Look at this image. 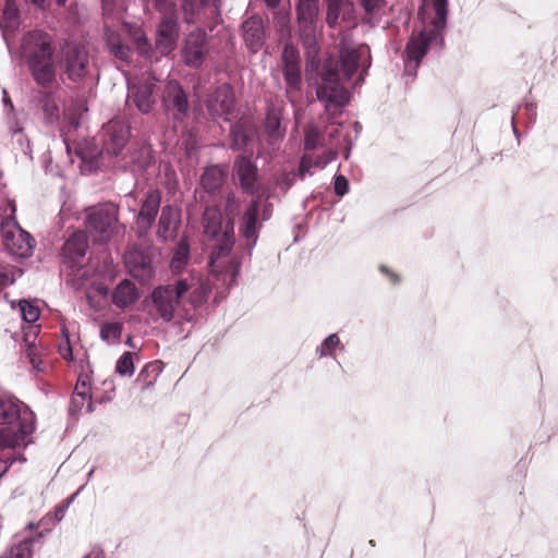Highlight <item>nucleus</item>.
<instances>
[{"label": "nucleus", "mask_w": 558, "mask_h": 558, "mask_svg": "<svg viewBox=\"0 0 558 558\" xmlns=\"http://www.w3.org/2000/svg\"><path fill=\"white\" fill-rule=\"evenodd\" d=\"M233 172L244 194L254 196L245 208L239 227L240 234L245 239V246L251 254L257 243L263 222L272 215V204L269 194H257L259 191L258 169L247 156H240L233 163Z\"/></svg>", "instance_id": "nucleus-1"}, {"label": "nucleus", "mask_w": 558, "mask_h": 558, "mask_svg": "<svg viewBox=\"0 0 558 558\" xmlns=\"http://www.w3.org/2000/svg\"><path fill=\"white\" fill-rule=\"evenodd\" d=\"M433 10L435 17L430 22L432 27L413 34L407 44L404 71L410 76H415L418 64L432 45H442V33L447 26L448 0H433Z\"/></svg>", "instance_id": "nucleus-2"}, {"label": "nucleus", "mask_w": 558, "mask_h": 558, "mask_svg": "<svg viewBox=\"0 0 558 558\" xmlns=\"http://www.w3.org/2000/svg\"><path fill=\"white\" fill-rule=\"evenodd\" d=\"M320 80L316 88L317 99L324 104L326 111L335 114L349 102V93L340 83L338 62L327 61L320 72Z\"/></svg>", "instance_id": "nucleus-3"}, {"label": "nucleus", "mask_w": 558, "mask_h": 558, "mask_svg": "<svg viewBox=\"0 0 558 558\" xmlns=\"http://www.w3.org/2000/svg\"><path fill=\"white\" fill-rule=\"evenodd\" d=\"M233 244V234L225 232L220 243L213 248L208 263L209 271L217 281L214 284L221 282L226 290H229L236 282L241 269L240 260L235 258L228 262L225 260L231 252Z\"/></svg>", "instance_id": "nucleus-4"}, {"label": "nucleus", "mask_w": 558, "mask_h": 558, "mask_svg": "<svg viewBox=\"0 0 558 558\" xmlns=\"http://www.w3.org/2000/svg\"><path fill=\"white\" fill-rule=\"evenodd\" d=\"M191 282L186 279L156 287L150 293V301L155 313L165 323L171 322L174 318L181 299L191 290Z\"/></svg>", "instance_id": "nucleus-5"}, {"label": "nucleus", "mask_w": 558, "mask_h": 558, "mask_svg": "<svg viewBox=\"0 0 558 558\" xmlns=\"http://www.w3.org/2000/svg\"><path fill=\"white\" fill-rule=\"evenodd\" d=\"M16 424V433L21 440L31 435L35 429L34 413L19 400L0 397V425Z\"/></svg>", "instance_id": "nucleus-6"}, {"label": "nucleus", "mask_w": 558, "mask_h": 558, "mask_svg": "<svg viewBox=\"0 0 558 558\" xmlns=\"http://www.w3.org/2000/svg\"><path fill=\"white\" fill-rule=\"evenodd\" d=\"M86 226L98 242H107L116 233L118 208L113 204H101L86 210Z\"/></svg>", "instance_id": "nucleus-7"}, {"label": "nucleus", "mask_w": 558, "mask_h": 558, "mask_svg": "<svg viewBox=\"0 0 558 558\" xmlns=\"http://www.w3.org/2000/svg\"><path fill=\"white\" fill-rule=\"evenodd\" d=\"M59 65L70 81L81 82L89 73L88 51L83 46L66 41L60 49Z\"/></svg>", "instance_id": "nucleus-8"}, {"label": "nucleus", "mask_w": 558, "mask_h": 558, "mask_svg": "<svg viewBox=\"0 0 558 558\" xmlns=\"http://www.w3.org/2000/svg\"><path fill=\"white\" fill-rule=\"evenodd\" d=\"M157 78L151 74H143L128 84V101L143 114L153 111L156 99Z\"/></svg>", "instance_id": "nucleus-9"}, {"label": "nucleus", "mask_w": 558, "mask_h": 558, "mask_svg": "<svg viewBox=\"0 0 558 558\" xmlns=\"http://www.w3.org/2000/svg\"><path fill=\"white\" fill-rule=\"evenodd\" d=\"M319 15V0H298L296 21L301 38L314 53H317L316 33Z\"/></svg>", "instance_id": "nucleus-10"}, {"label": "nucleus", "mask_w": 558, "mask_h": 558, "mask_svg": "<svg viewBox=\"0 0 558 558\" xmlns=\"http://www.w3.org/2000/svg\"><path fill=\"white\" fill-rule=\"evenodd\" d=\"M339 57L342 73L345 78H351L359 68L362 72L371 66V52L366 45H353L348 36L343 35L339 44Z\"/></svg>", "instance_id": "nucleus-11"}, {"label": "nucleus", "mask_w": 558, "mask_h": 558, "mask_svg": "<svg viewBox=\"0 0 558 558\" xmlns=\"http://www.w3.org/2000/svg\"><path fill=\"white\" fill-rule=\"evenodd\" d=\"M0 228L3 243L12 255L26 258L33 254L35 241L16 221H3Z\"/></svg>", "instance_id": "nucleus-12"}, {"label": "nucleus", "mask_w": 558, "mask_h": 558, "mask_svg": "<svg viewBox=\"0 0 558 558\" xmlns=\"http://www.w3.org/2000/svg\"><path fill=\"white\" fill-rule=\"evenodd\" d=\"M165 111L175 121L182 122L189 113L190 102L186 93L178 81H169L162 92Z\"/></svg>", "instance_id": "nucleus-13"}, {"label": "nucleus", "mask_w": 558, "mask_h": 558, "mask_svg": "<svg viewBox=\"0 0 558 558\" xmlns=\"http://www.w3.org/2000/svg\"><path fill=\"white\" fill-rule=\"evenodd\" d=\"M21 49L27 62L52 57V38L43 31L28 32L22 38Z\"/></svg>", "instance_id": "nucleus-14"}, {"label": "nucleus", "mask_w": 558, "mask_h": 558, "mask_svg": "<svg viewBox=\"0 0 558 558\" xmlns=\"http://www.w3.org/2000/svg\"><path fill=\"white\" fill-rule=\"evenodd\" d=\"M282 74L287 84V94L302 89L301 61L298 49L286 44L281 53Z\"/></svg>", "instance_id": "nucleus-15"}, {"label": "nucleus", "mask_w": 558, "mask_h": 558, "mask_svg": "<svg viewBox=\"0 0 558 558\" xmlns=\"http://www.w3.org/2000/svg\"><path fill=\"white\" fill-rule=\"evenodd\" d=\"M124 263L129 272L140 282L150 280L155 274L153 255L147 250L131 248L124 255Z\"/></svg>", "instance_id": "nucleus-16"}, {"label": "nucleus", "mask_w": 558, "mask_h": 558, "mask_svg": "<svg viewBox=\"0 0 558 558\" xmlns=\"http://www.w3.org/2000/svg\"><path fill=\"white\" fill-rule=\"evenodd\" d=\"M208 53L207 34L204 29L191 32L184 41L182 57L191 68H199Z\"/></svg>", "instance_id": "nucleus-17"}, {"label": "nucleus", "mask_w": 558, "mask_h": 558, "mask_svg": "<svg viewBox=\"0 0 558 558\" xmlns=\"http://www.w3.org/2000/svg\"><path fill=\"white\" fill-rule=\"evenodd\" d=\"M130 128L122 121H110L104 128V147L101 154L118 156L126 145Z\"/></svg>", "instance_id": "nucleus-18"}, {"label": "nucleus", "mask_w": 558, "mask_h": 558, "mask_svg": "<svg viewBox=\"0 0 558 558\" xmlns=\"http://www.w3.org/2000/svg\"><path fill=\"white\" fill-rule=\"evenodd\" d=\"M234 104V95L229 84L218 86L207 98L206 107L213 118H225L230 114Z\"/></svg>", "instance_id": "nucleus-19"}, {"label": "nucleus", "mask_w": 558, "mask_h": 558, "mask_svg": "<svg viewBox=\"0 0 558 558\" xmlns=\"http://www.w3.org/2000/svg\"><path fill=\"white\" fill-rule=\"evenodd\" d=\"M161 203V192L156 189L148 190L136 214V223L141 232L146 233L155 222Z\"/></svg>", "instance_id": "nucleus-20"}, {"label": "nucleus", "mask_w": 558, "mask_h": 558, "mask_svg": "<svg viewBox=\"0 0 558 558\" xmlns=\"http://www.w3.org/2000/svg\"><path fill=\"white\" fill-rule=\"evenodd\" d=\"M179 38L178 16H165L158 25L156 34V49L160 54L170 53Z\"/></svg>", "instance_id": "nucleus-21"}, {"label": "nucleus", "mask_w": 558, "mask_h": 558, "mask_svg": "<svg viewBox=\"0 0 558 558\" xmlns=\"http://www.w3.org/2000/svg\"><path fill=\"white\" fill-rule=\"evenodd\" d=\"M181 225L180 209L171 205H165L157 223V238L162 242L173 240Z\"/></svg>", "instance_id": "nucleus-22"}, {"label": "nucleus", "mask_w": 558, "mask_h": 558, "mask_svg": "<svg viewBox=\"0 0 558 558\" xmlns=\"http://www.w3.org/2000/svg\"><path fill=\"white\" fill-rule=\"evenodd\" d=\"M243 39L251 52H257L264 45L265 32L263 20L258 16H252L242 24Z\"/></svg>", "instance_id": "nucleus-23"}, {"label": "nucleus", "mask_w": 558, "mask_h": 558, "mask_svg": "<svg viewBox=\"0 0 558 558\" xmlns=\"http://www.w3.org/2000/svg\"><path fill=\"white\" fill-rule=\"evenodd\" d=\"M87 248L88 240L86 233L76 231L63 244L62 256L75 266L85 256Z\"/></svg>", "instance_id": "nucleus-24"}, {"label": "nucleus", "mask_w": 558, "mask_h": 558, "mask_svg": "<svg viewBox=\"0 0 558 558\" xmlns=\"http://www.w3.org/2000/svg\"><path fill=\"white\" fill-rule=\"evenodd\" d=\"M34 81L41 87H49L56 78L52 57L27 62Z\"/></svg>", "instance_id": "nucleus-25"}, {"label": "nucleus", "mask_w": 558, "mask_h": 558, "mask_svg": "<svg viewBox=\"0 0 558 558\" xmlns=\"http://www.w3.org/2000/svg\"><path fill=\"white\" fill-rule=\"evenodd\" d=\"M138 299V291L135 284L129 280H122L112 292V303L119 308H125Z\"/></svg>", "instance_id": "nucleus-26"}, {"label": "nucleus", "mask_w": 558, "mask_h": 558, "mask_svg": "<svg viewBox=\"0 0 558 558\" xmlns=\"http://www.w3.org/2000/svg\"><path fill=\"white\" fill-rule=\"evenodd\" d=\"M225 171L219 166L207 167L201 177V185L208 194L218 193L225 183Z\"/></svg>", "instance_id": "nucleus-27"}, {"label": "nucleus", "mask_w": 558, "mask_h": 558, "mask_svg": "<svg viewBox=\"0 0 558 558\" xmlns=\"http://www.w3.org/2000/svg\"><path fill=\"white\" fill-rule=\"evenodd\" d=\"M203 229L204 233L209 238H215L219 234L222 225V216L216 206H208L203 213Z\"/></svg>", "instance_id": "nucleus-28"}, {"label": "nucleus", "mask_w": 558, "mask_h": 558, "mask_svg": "<svg viewBox=\"0 0 558 558\" xmlns=\"http://www.w3.org/2000/svg\"><path fill=\"white\" fill-rule=\"evenodd\" d=\"M41 537L39 534L37 537H27L19 542L15 546H12L5 551L0 558H32L33 546L35 542H38Z\"/></svg>", "instance_id": "nucleus-29"}, {"label": "nucleus", "mask_w": 558, "mask_h": 558, "mask_svg": "<svg viewBox=\"0 0 558 558\" xmlns=\"http://www.w3.org/2000/svg\"><path fill=\"white\" fill-rule=\"evenodd\" d=\"M37 99L47 121L53 122L57 120L59 117V107L54 96L51 93L39 92Z\"/></svg>", "instance_id": "nucleus-30"}, {"label": "nucleus", "mask_w": 558, "mask_h": 558, "mask_svg": "<svg viewBox=\"0 0 558 558\" xmlns=\"http://www.w3.org/2000/svg\"><path fill=\"white\" fill-rule=\"evenodd\" d=\"M190 246L185 239L180 240L173 257L170 263V267L173 272H180L189 262Z\"/></svg>", "instance_id": "nucleus-31"}, {"label": "nucleus", "mask_w": 558, "mask_h": 558, "mask_svg": "<svg viewBox=\"0 0 558 558\" xmlns=\"http://www.w3.org/2000/svg\"><path fill=\"white\" fill-rule=\"evenodd\" d=\"M132 41L140 54L144 57H150L151 46L147 39V36L140 27H132L129 29Z\"/></svg>", "instance_id": "nucleus-32"}, {"label": "nucleus", "mask_w": 558, "mask_h": 558, "mask_svg": "<svg viewBox=\"0 0 558 558\" xmlns=\"http://www.w3.org/2000/svg\"><path fill=\"white\" fill-rule=\"evenodd\" d=\"M107 45L110 51L120 60L128 61L131 56V49L124 45L119 36L110 34L107 36Z\"/></svg>", "instance_id": "nucleus-33"}, {"label": "nucleus", "mask_w": 558, "mask_h": 558, "mask_svg": "<svg viewBox=\"0 0 558 558\" xmlns=\"http://www.w3.org/2000/svg\"><path fill=\"white\" fill-rule=\"evenodd\" d=\"M86 407V412L90 413L94 411L92 397H84L80 393H73L69 407V412L71 415H77L82 412V410Z\"/></svg>", "instance_id": "nucleus-34"}, {"label": "nucleus", "mask_w": 558, "mask_h": 558, "mask_svg": "<svg viewBox=\"0 0 558 558\" xmlns=\"http://www.w3.org/2000/svg\"><path fill=\"white\" fill-rule=\"evenodd\" d=\"M322 134L315 124H308L304 130V150L312 151L319 147Z\"/></svg>", "instance_id": "nucleus-35"}, {"label": "nucleus", "mask_w": 558, "mask_h": 558, "mask_svg": "<svg viewBox=\"0 0 558 558\" xmlns=\"http://www.w3.org/2000/svg\"><path fill=\"white\" fill-rule=\"evenodd\" d=\"M231 136V148L240 150L244 148L248 143V135L245 129L240 124H234L230 130Z\"/></svg>", "instance_id": "nucleus-36"}, {"label": "nucleus", "mask_w": 558, "mask_h": 558, "mask_svg": "<svg viewBox=\"0 0 558 558\" xmlns=\"http://www.w3.org/2000/svg\"><path fill=\"white\" fill-rule=\"evenodd\" d=\"M361 7L364 9L368 21L372 19H378L384 11L386 1L385 0H359Z\"/></svg>", "instance_id": "nucleus-37"}, {"label": "nucleus", "mask_w": 558, "mask_h": 558, "mask_svg": "<svg viewBox=\"0 0 558 558\" xmlns=\"http://www.w3.org/2000/svg\"><path fill=\"white\" fill-rule=\"evenodd\" d=\"M191 289L193 288L190 294V302L193 306L202 305L208 298L210 292V287L207 283L199 282L195 287L191 283Z\"/></svg>", "instance_id": "nucleus-38"}, {"label": "nucleus", "mask_w": 558, "mask_h": 558, "mask_svg": "<svg viewBox=\"0 0 558 558\" xmlns=\"http://www.w3.org/2000/svg\"><path fill=\"white\" fill-rule=\"evenodd\" d=\"M327 3L326 23L330 28L338 24L343 0H325Z\"/></svg>", "instance_id": "nucleus-39"}, {"label": "nucleus", "mask_w": 558, "mask_h": 558, "mask_svg": "<svg viewBox=\"0 0 558 558\" xmlns=\"http://www.w3.org/2000/svg\"><path fill=\"white\" fill-rule=\"evenodd\" d=\"M206 4H201L197 0H183L181 7L184 21L189 24L194 23L201 9Z\"/></svg>", "instance_id": "nucleus-40"}, {"label": "nucleus", "mask_w": 558, "mask_h": 558, "mask_svg": "<svg viewBox=\"0 0 558 558\" xmlns=\"http://www.w3.org/2000/svg\"><path fill=\"white\" fill-rule=\"evenodd\" d=\"M19 308L23 320L26 323H35L39 318V308L27 300H21Z\"/></svg>", "instance_id": "nucleus-41"}, {"label": "nucleus", "mask_w": 558, "mask_h": 558, "mask_svg": "<svg viewBox=\"0 0 558 558\" xmlns=\"http://www.w3.org/2000/svg\"><path fill=\"white\" fill-rule=\"evenodd\" d=\"M116 373L121 376H132L134 374L133 355L131 352H124L116 365Z\"/></svg>", "instance_id": "nucleus-42"}, {"label": "nucleus", "mask_w": 558, "mask_h": 558, "mask_svg": "<svg viewBox=\"0 0 558 558\" xmlns=\"http://www.w3.org/2000/svg\"><path fill=\"white\" fill-rule=\"evenodd\" d=\"M340 343L339 337L336 333L329 335L325 340L316 348V354L319 357L332 355L335 349Z\"/></svg>", "instance_id": "nucleus-43"}, {"label": "nucleus", "mask_w": 558, "mask_h": 558, "mask_svg": "<svg viewBox=\"0 0 558 558\" xmlns=\"http://www.w3.org/2000/svg\"><path fill=\"white\" fill-rule=\"evenodd\" d=\"M122 327L118 323L105 324L100 328V337L104 341L116 342L120 339Z\"/></svg>", "instance_id": "nucleus-44"}, {"label": "nucleus", "mask_w": 558, "mask_h": 558, "mask_svg": "<svg viewBox=\"0 0 558 558\" xmlns=\"http://www.w3.org/2000/svg\"><path fill=\"white\" fill-rule=\"evenodd\" d=\"M156 9L165 16H178L175 3L172 0H155Z\"/></svg>", "instance_id": "nucleus-45"}, {"label": "nucleus", "mask_w": 558, "mask_h": 558, "mask_svg": "<svg viewBox=\"0 0 558 558\" xmlns=\"http://www.w3.org/2000/svg\"><path fill=\"white\" fill-rule=\"evenodd\" d=\"M240 210V201L234 193H229L226 197L225 213L228 217H234Z\"/></svg>", "instance_id": "nucleus-46"}, {"label": "nucleus", "mask_w": 558, "mask_h": 558, "mask_svg": "<svg viewBox=\"0 0 558 558\" xmlns=\"http://www.w3.org/2000/svg\"><path fill=\"white\" fill-rule=\"evenodd\" d=\"M314 167V158L307 154H304L300 160L298 174L300 175L301 179H304L306 173H310L311 169Z\"/></svg>", "instance_id": "nucleus-47"}, {"label": "nucleus", "mask_w": 558, "mask_h": 558, "mask_svg": "<svg viewBox=\"0 0 558 558\" xmlns=\"http://www.w3.org/2000/svg\"><path fill=\"white\" fill-rule=\"evenodd\" d=\"M335 193L338 196H343L349 192V182L347 178L342 174H339L335 178L333 184Z\"/></svg>", "instance_id": "nucleus-48"}, {"label": "nucleus", "mask_w": 558, "mask_h": 558, "mask_svg": "<svg viewBox=\"0 0 558 558\" xmlns=\"http://www.w3.org/2000/svg\"><path fill=\"white\" fill-rule=\"evenodd\" d=\"M102 1V10L107 15H111L116 10L124 9L123 0H101Z\"/></svg>", "instance_id": "nucleus-49"}, {"label": "nucleus", "mask_w": 558, "mask_h": 558, "mask_svg": "<svg viewBox=\"0 0 558 558\" xmlns=\"http://www.w3.org/2000/svg\"><path fill=\"white\" fill-rule=\"evenodd\" d=\"M295 173H284L278 181V185L283 192H287L295 182Z\"/></svg>", "instance_id": "nucleus-50"}, {"label": "nucleus", "mask_w": 558, "mask_h": 558, "mask_svg": "<svg viewBox=\"0 0 558 558\" xmlns=\"http://www.w3.org/2000/svg\"><path fill=\"white\" fill-rule=\"evenodd\" d=\"M25 354H26L27 359L29 360V363L33 365V367L36 368L37 371H40V368H39L40 360L38 359V356L36 354V348L34 344H29L27 347Z\"/></svg>", "instance_id": "nucleus-51"}, {"label": "nucleus", "mask_w": 558, "mask_h": 558, "mask_svg": "<svg viewBox=\"0 0 558 558\" xmlns=\"http://www.w3.org/2000/svg\"><path fill=\"white\" fill-rule=\"evenodd\" d=\"M280 128V120L276 116H268L266 121V129L270 135H276Z\"/></svg>", "instance_id": "nucleus-52"}, {"label": "nucleus", "mask_w": 558, "mask_h": 558, "mask_svg": "<svg viewBox=\"0 0 558 558\" xmlns=\"http://www.w3.org/2000/svg\"><path fill=\"white\" fill-rule=\"evenodd\" d=\"M73 393H80L81 396H84V397H92L90 388H89L87 381L85 379H82V378H80L77 380V384L75 386V389H74Z\"/></svg>", "instance_id": "nucleus-53"}, {"label": "nucleus", "mask_w": 558, "mask_h": 558, "mask_svg": "<svg viewBox=\"0 0 558 558\" xmlns=\"http://www.w3.org/2000/svg\"><path fill=\"white\" fill-rule=\"evenodd\" d=\"M336 155L335 154H327V155H323V156H319L317 158L314 159V163H315V168H325L332 159H335Z\"/></svg>", "instance_id": "nucleus-54"}, {"label": "nucleus", "mask_w": 558, "mask_h": 558, "mask_svg": "<svg viewBox=\"0 0 558 558\" xmlns=\"http://www.w3.org/2000/svg\"><path fill=\"white\" fill-rule=\"evenodd\" d=\"M22 126L19 125V123H13L10 125V132L12 134V136H16L17 138V142L20 144H22V140H23V134H22Z\"/></svg>", "instance_id": "nucleus-55"}, {"label": "nucleus", "mask_w": 558, "mask_h": 558, "mask_svg": "<svg viewBox=\"0 0 558 558\" xmlns=\"http://www.w3.org/2000/svg\"><path fill=\"white\" fill-rule=\"evenodd\" d=\"M93 289L98 295L106 296L109 293V288L101 282L94 283Z\"/></svg>", "instance_id": "nucleus-56"}, {"label": "nucleus", "mask_w": 558, "mask_h": 558, "mask_svg": "<svg viewBox=\"0 0 558 558\" xmlns=\"http://www.w3.org/2000/svg\"><path fill=\"white\" fill-rule=\"evenodd\" d=\"M13 279L9 277V275H7L5 272L3 271H0V290L11 283H13Z\"/></svg>", "instance_id": "nucleus-57"}, {"label": "nucleus", "mask_w": 558, "mask_h": 558, "mask_svg": "<svg viewBox=\"0 0 558 558\" xmlns=\"http://www.w3.org/2000/svg\"><path fill=\"white\" fill-rule=\"evenodd\" d=\"M17 440L11 441L7 439V437L3 435V433L0 430V449L13 447Z\"/></svg>", "instance_id": "nucleus-58"}, {"label": "nucleus", "mask_w": 558, "mask_h": 558, "mask_svg": "<svg viewBox=\"0 0 558 558\" xmlns=\"http://www.w3.org/2000/svg\"><path fill=\"white\" fill-rule=\"evenodd\" d=\"M62 355L64 359H72V349L69 344V340H66V348H65L64 352H62Z\"/></svg>", "instance_id": "nucleus-59"}, {"label": "nucleus", "mask_w": 558, "mask_h": 558, "mask_svg": "<svg viewBox=\"0 0 558 558\" xmlns=\"http://www.w3.org/2000/svg\"><path fill=\"white\" fill-rule=\"evenodd\" d=\"M3 102L5 106H9L10 109H13V104H12L11 99L9 98L5 89H3Z\"/></svg>", "instance_id": "nucleus-60"}, {"label": "nucleus", "mask_w": 558, "mask_h": 558, "mask_svg": "<svg viewBox=\"0 0 558 558\" xmlns=\"http://www.w3.org/2000/svg\"><path fill=\"white\" fill-rule=\"evenodd\" d=\"M8 465L4 461L0 460V478L4 475V473L8 471Z\"/></svg>", "instance_id": "nucleus-61"}, {"label": "nucleus", "mask_w": 558, "mask_h": 558, "mask_svg": "<svg viewBox=\"0 0 558 558\" xmlns=\"http://www.w3.org/2000/svg\"><path fill=\"white\" fill-rule=\"evenodd\" d=\"M264 1L270 8H276L280 3V0H264Z\"/></svg>", "instance_id": "nucleus-62"}, {"label": "nucleus", "mask_w": 558, "mask_h": 558, "mask_svg": "<svg viewBox=\"0 0 558 558\" xmlns=\"http://www.w3.org/2000/svg\"><path fill=\"white\" fill-rule=\"evenodd\" d=\"M316 61L315 59L313 58L311 61L307 62L306 64V72L308 73L310 69L313 70L315 66H316Z\"/></svg>", "instance_id": "nucleus-63"}, {"label": "nucleus", "mask_w": 558, "mask_h": 558, "mask_svg": "<svg viewBox=\"0 0 558 558\" xmlns=\"http://www.w3.org/2000/svg\"><path fill=\"white\" fill-rule=\"evenodd\" d=\"M63 515H64L63 509H58L57 512H56L57 520L58 521L62 520Z\"/></svg>", "instance_id": "nucleus-64"}]
</instances>
